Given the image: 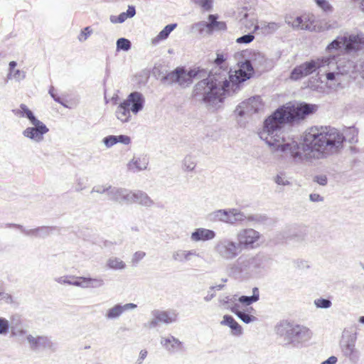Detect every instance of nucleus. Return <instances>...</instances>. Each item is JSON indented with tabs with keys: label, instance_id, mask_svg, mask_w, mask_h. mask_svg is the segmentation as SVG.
Masks as SVG:
<instances>
[{
	"label": "nucleus",
	"instance_id": "9d476101",
	"mask_svg": "<svg viewBox=\"0 0 364 364\" xmlns=\"http://www.w3.org/2000/svg\"><path fill=\"white\" fill-rule=\"evenodd\" d=\"M33 127H28L22 132L23 136L36 142L43 140V136L48 132L46 125L38 119L30 122Z\"/></svg>",
	"mask_w": 364,
	"mask_h": 364
},
{
	"label": "nucleus",
	"instance_id": "39448f33",
	"mask_svg": "<svg viewBox=\"0 0 364 364\" xmlns=\"http://www.w3.org/2000/svg\"><path fill=\"white\" fill-rule=\"evenodd\" d=\"M214 250L222 259L225 261L235 259L242 252L237 242L228 237L219 240Z\"/></svg>",
	"mask_w": 364,
	"mask_h": 364
},
{
	"label": "nucleus",
	"instance_id": "393cba45",
	"mask_svg": "<svg viewBox=\"0 0 364 364\" xmlns=\"http://www.w3.org/2000/svg\"><path fill=\"white\" fill-rule=\"evenodd\" d=\"M220 323L221 325L230 327L235 336H240L242 333V326L230 315H225Z\"/></svg>",
	"mask_w": 364,
	"mask_h": 364
},
{
	"label": "nucleus",
	"instance_id": "0e129e2a",
	"mask_svg": "<svg viewBox=\"0 0 364 364\" xmlns=\"http://www.w3.org/2000/svg\"><path fill=\"white\" fill-rule=\"evenodd\" d=\"M274 181L275 183H277L278 185L286 186L289 184V181L285 179L281 175H277Z\"/></svg>",
	"mask_w": 364,
	"mask_h": 364
},
{
	"label": "nucleus",
	"instance_id": "423d86ee",
	"mask_svg": "<svg viewBox=\"0 0 364 364\" xmlns=\"http://www.w3.org/2000/svg\"><path fill=\"white\" fill-rule=\"evenodd\" d=\"M264 256L256 255L255 256H240L236 262L230 267L231 272L242 273L246 271H253L262 267L264 262Z\"/></svg>",
	"mask_w": 364,
	"mask_h": 364
},
{
	"label": "nucleus",
	"instance_id": "b1692460",
	"mask_svg": "<svg viewBox=\"0 0 364 364\" xmlns=\"http://www.w3.org/2000/svg\"><path fill=\"white\" fill-rule=\"evenodd\" d=\"M229 210L220 209L208 214V219L211 222H223L230 224V216Z\"/></svg>",
	"mask_w": 364,
	"mask_h": 364
},
{
	"label": "nucleus",
	"instance_id": "8fccbe9b",
	"mask_svg": "<svg viewBox=\"0 0 364 364\" xmlns=\"http://www.w3.org/2000/svg\"><path fill=\"white\" fill-rule=\"evenodd\" d=\"M291 17H286L285 22L291 25L294 28H299L301 27L304 20L301 16H297L293 21H291Z\"/></svg>",
	"mask_w": 364,
	"mask_h": 364
},
{
	"label": "nucleus",
	"instance_id": "dca6fc26",
	"mask_svg": "<svg viewBox=\"0 0 364 364\" xmlns=\"http://www.w3.org/2000/svg\"><path fill=\"white\" fill-rule=\"evenodd\" d=\"M259 106L257 100L254 97L249 99L247 102L240 103L235 109V112L240 117L246 114L252 115V114L257 113L259 110Z\"/></svg>",
	"mask_w": 364,
	"mask_h": 364
},
{
	"label": "nucleus",
	"instance_id": "f704fd0d",
	"mask_svg": "<svg viewBox=\"0 0 364 364\" xmlns=\"http://www.w3.org/2000/svg\"><path fill=\"white\" fill-rule=\"evenodd\" d=\"M229 213L231 215H230V224L231 225L235 224L237 222H242L247 218L242 212L235 208L229 209Z\"/></svg>",
	"mask_w": 364,
	"mask_h": 364
},
{
	"label": "nucleus",
	"instance_id": "6e6552de",
	"mask_svg": "<svg viewBox=\"0 0 364 364\" xmlns=\"http://www.w3.org/2000/svg\"><path fill=\"white\" fill-rule=\"evenodd\" d=\"M318 69H320V71L323 69V57L296 66L291 72L290 78L293 80H298L312 74Z\"/></svg>",
	"mask_w": 364,
	"mask_h": 364
},
{
	"label": "nucleus",
	"instance_id": "ea45409f",
	"mask_svg": "<svg viewBox=\"0 0 364 364\" xmlns=\"http://www.w3.org/2000/svg\"><path fill=\"white\" fill-rule=\"evenodd\" d=\"M107 266L113 269H123L125 268V263L117 257H111L107 261Z\"/></svg>",
	"mask_w": 364,
	"mask_h": 364
},
{
	"label": "nucleus",
	"instance_id": "473e14b6",
	"mask_svg": "<svg viewBox=\"0 0 364 364\" xmlns=\"http://www.w3.org/2000/svg\"><path fill=\"white\" fill-rule=\"evenodd\" d=\"M83 288H100L105 284L104 280L101 278H82Z\"/></svg>",
	"mask_w": 364,
	"mask_h": 364
},
{
	"label": "nucleus",
	"instance_id": "de8ad7c7",
	"mask_svg": "<svg viewBox=\"0 0 364 364\" xmlns=\"http://www.w3.org/2000/svg\"><path fill=\"white\" fill-rule=\"evenodd\" d=\"M238 66L247 73H251V77L254 75V65L250 60H245L243 62L239 63Z\"/></svg>",
	"mask_w": 364,
	"mask_h": 364
},
{
	"label": "nucleus",
	"instance_id": "c9c22d12",
	"mask_svg": "<svg viewBox=\"0 0 364 364\" xmlns=\"http://www.w3.org/2000/svg\"><path fill=\"white\" fill-rule=\"evenodd\" d=\"M341 48H344V36L337 37L331 41L326 47V50L329 53L333 50H338Z\"/></svg>",
	"mask_w": 364,
	"mask_h": 364
},
{
	"label": "nucleus",
	"instance_id": "5fc2aeb1",
	"mask_svg": "<svg viewBox=\"0 0 364 364\" xmlns=\"http://www.w3.org/2000/svg\"><path fill=\"white\" fill-rule=\"evenodd\" d=\"M92 30L90 26L85 27L83 30L81 31L80 34L78 36V40L80 42L85 41L92 33Z\"/></svg>",
	"mask_w": 364,
	"mask_h": 364
},
{
	"label": "nucleus",
	"instance_id": "4468645a",
	"mask_svg": "<svg viewBox=\"0 0 364 364\" xmlns=\"http://www.w3.org/2000/svg\"><path fill=\"white\" fill-rule=\"evenodd\" d=\"M151 314L154 318L147 323V326L150 328H155L159 323L168 324L177 320V314L175 311L168 312L166 311L154 310Z\"/></svg>",
	"mask_w": 364,
	"mask_h": 364
},
{
	"label": "nucleus",
	"instance_id": "5701e85b",
	"mask_svg": "<svg viewBox=\"0 0 364 364\" xmlns=\"http://www.w3.org/2000/svg\"><path fill=\"white\" fill-rule=\"evenodd\" d=\"M131 112L130 108L122 101L117 107L115 116L121 122L127 123L132 119Z\"/></svg>",
	"mask_w": 364,
	"mask_h": 364
},
{
	"label": "nucleus",
	"instance_id": "ddd939ff",
	"mask_svg": "<svg viewBox=\"0 0 364 364\" xmlns=\"http://www.w3.org/2000/svg\"><path fill=\"white\" fill-rule=\"evenodd\" d=\"M364 49V33L344 36V50L346 53H355Z\"/></svg>",
	"mask_w": 364,
	"mask_h": 364
},
{
	"label": "nucleus",
	"instance_id": "c85d7f7f",
	"mask_svg": "<svg viewBox=\"0 0 364 364\" xmlns=\"http://www.w3.org/2000/svg\"><path fill=\"white\" fill-rule=\"evenodd\" d=\"M187 73L189 78L188 80H190V82H188V86L193 83L194 78L202 79L201 80H203L208 77L207 70L199 67L187 70Z\"/></svg>",
	"mask_w": 364,
	"mask_h": 364
},
{
	"label": "nucleus",
	"instance_id": "4be33fe9",
	"mask_svg": "<svg viewBox=\"0 0 364 364\" xmlns=\"http://www.w3.org/2000/svg\"><path fill=\"white\" fill-rule=\"evenodd\" d=\"M239 308L240 305L235 303L232 307H230V311L233 314H235L242 321H243L245 323H250L251 322L257 321V318L250 314L252 311H253L252 307L247 309V311L249 313L240 311Z\"/></svg>",
	"mask_w": 364,
	"mask_h": 364
},
{
	"label": "nucleus",
	"instance_id": "79ce46f5",
	"mask_svg": "<svg viewBox=\"0 0 364 364\" xmlns=\"http://www.w3.org/2000/svg\"><path fill=\"white\" fill-rule=\"evenodd\" d=\"M196 5L200 6L203 11H210L213 9V0H191Z\"/></svg>",
	"mask_w": 364,
	"mask_h": 364
},
{
	"label": "nucleus",
	"instance_id": "1a4fd4ad",
	"mask_svg": "<svg viewBox=\"0 0 364 364\" xmlns=\"http://www.w3.org/2000/svg\"><path fill=\"white\" fill-rule=\"evenodd\" d=\"M187 70L184 67H178L173 71L167 73L161 79L162 83L168 85L178 84L181 87H188Z\"/></svg>",
	"mask_w": 364,
	"mask_h": 364
},
{
	"label": "nucleus",
	"instance_id": "20e7f679",
	"mask_svg": "<svg viewBox=\"0 0 364 364\" xmlns=\"http://www.w3.org/2000/svg\"><path fill=\"white\" fill-rule=\"evenodd\" d=\"M338 58V55H336L323 57V63L326 80L340 84L341 77L353 73L355 66L351 60Z\"/></svg>",
	"mask_w": 364,
	"mask_h": 364
},
{
	"label": "nucleus",
	"instance_id": "9b49d317",
	"mask_svg": "<svg viewBox=\"0 0 364 364\" xmlns=\"http://www.w3.org/2000/svg\"><path fill=\"white\" fill-rule=\"evenodd\" d=\"M259 232L254 229H243L237 234V242L242 251L243 249L253 248L254 244L259 240Z\"/></svg>",
	"mask_w": 364,
	"mask_h": 364
},
{
	"label": "nucleus",
	"instance_id": "680f3d73",
	"mask_svg": "<svg viewBox=\"0 0 364 364\" xmlns=\"http://www.w3.org/2000/svg\"><path fill=\"white\" fill-rule=\"evenodd\" d=\"M314 181L318 183L321 186H326L328 178L326 175H318L314 176Z\"/></svg>",
	"mask_w": 364,
	"mask_h": 364
},
{
	"label": "nucleus",
	"instance_id": "864d4df0",
	"mask_svg": "<svg viewBox=\"0 0 364 364\" xmlns=\"http://www.w3.org/2000/svg\"><path fill=\"white\" fill-rule=\"evenodd\" d=\"M104 144L106 147L110 148L117 143V137L115 135H109L106 137H105L102 140Z\"/></svg>",
	"mask_w": 364,
	"mask_h": 364
},
{
	"label": "nucleus",
	"instance_id": "0eeeda50",
	"mask_svg": "<svg viewBox=\"0 0 364 364\" xmlns=\"http://www.w3.org/2000/svg\"><path fill=\"white\" fill-rule=\"evenodd\" d=\"M251 77V73L245 72L244 70L239 67L237 70L233 73L231 69L229 71L227 81L228 82V86L226 87V91L224 92L223 96V102L224 101L226 96H230L235 93L240 88V85L243 82L249 80Z\"/></svg>",
	"mask_w": 364,
	"mask_h": 364
},
{
	"label": "nucleus",
	"instance_id": "f8f14e48",
	"mask_svg": "<svg viewBox=\"0 0 364 364\" xmlns=\"http://www.w3.org/2000/svg\"><path fill=\"white\" fill-rule=\"evenodd\" d=\"M357 336L356 333L349 335L347 338L343 341L341 343V348L344 356L349 358V360L356 363L360 357V353L355 348Z\"/></svg>",
	"mask_w": 364,
	"mask_h": 364
},
{
	"label": "nucleus",
	"instance_id": "2eb2a0df",
	"mask_svg": "<svg viewBox=\"0 0 364 364\" xmlns=\"http://www.w3.org/2000/svg\"><path fill=\"white\" fill-rule=\"evenodd\" d=\"M123 102L130 108L132 113L136 115L143 109L145 98L141 92L135 91L131 92Z\"/></svg>",
	"mask_w": 364,
	"mask_h": 364
},
{
	"label": "nucleus",
	"instance_id": "a18cd8bd",
	"mask_svg": "<svg viewBox=\"0 0 364 364\" xmlns=\"http://www.w3.org/2000/svg\"><path fill=\"white\" fill-rule=\"evenodd\" d=\"M247 220L249 221H253L259 224H266L269 218L267 215L262 214H255L250 215L247 216Z\"/></svg>",
	"mask_w": 364,
	"mask_h": 364
},
{
	"label": "nucleus",
	"instance_id": "774afa93",
	"mask_svg": "<svg viewBox=\"0 0 364 364\" xmlns=\"http://www.w3.org/2000/svg\"><path fill=\"white\" fill-rule=\"evenodd\" d=\"M338 358L334 356H330L327 360L323 361L321 364H336Z\"/></svg>",
	"mask_w": 364,
	"mask_h": 364
},
{
	"label": "nucleus",
	"instance_id": "49530a36",
	"mask_svg": "<svg viewBox=\"0 0 364 364\" xmlns=\"http://www.w3.org/2000/svg\"><path fill=\"white\" fill-rule=\"evenodd\" d=\"M183 166L185 171H192L196 167V163L191 156H186L183 161Z\"/></svg>",
	"mask_w": 364,
	"mask_h": 364
},
{
	"label": "nucleus",
	"instance_id": "69168bd1",
	"mask_svg": "<svg viewBox=\"0 0 364 364\" xmlns=\"http://www.w3.org/2000/svg\"><path fill=\"white\" fill-rule=\"evenodd\" d=\"M14 77L18 80H23L26 77V73L23 70H16L14 73Z\"/></svg>",
	"mask_w": 364,
	"mask_h": 364
},
{
	"label": "nucleus",
	"instance_id": "e433bc0d",
	"mask_svg": "<svg viewBox=\"0 0 364 364\" xmlns=\"http://www.w3.org/2000/svg\"><path fill=\"white\" fill-rule=\"evenodd\" d=\"M192 31H197L199 35H208V25L207 21H201L195 23L191 26Z\"/></svg>",
	"mask_w": 364,
	"mask_h": 364
},
{
	"label": "nucleus",
	"instance_id": "2f4dec72",
	"mask_svg": "<svg viewBox=\"0 0 364 364\" xmlns=\"http://www.w3.org/2000/svg\"><path fill=\"white\" fill-rule=\"evenodd\" d=\"M259 299V291L257 287L252 289V296H241L238 298V301L244 305L249 306Z\"/></svg>",
	"mask_w": 364,
	"mask_h": 364
},
{
	"label": "nucleus",
	"instance_id": "f257e3e1",
	"mask_svg": "<svg viewBox=\"0 0 364 364\" xmlns=\"http://www.w3.org/2000/svg\"><path fill=\"white\" fill-rule=\"evenodd\" d=\"M317 106L306 102L287 103L277 108L264 122L260 138L269 146H277L282 152H289L296 162L311 159H323L338 152L344 141L353 144L357 141L358 130L348 127L344 134L330 127H313L306 131L301 141H284L283 128L304 120L316 111Z\"/></svg>",
	"mask_w": 364,
	"mask_h": 364
},
{
	"label": "nucleus",
	"instance_id": "a211bd4d",
	"mask_svg": "<svg viewBox=\"0 0 364 364\" xmlns=\"http://www.w3.org/2000/svg\"><path fill=\"white\" fill-rule=\"evenodd\" d=\"M129 198L128 204L138 203L145 207H151L154 204L151 198L142 191H129Z\"/></svg>",
	"mask_w": 364,
	"mask_h": 364
},
{
	"label": "nucleus",
	"instance_id": "412c9836",
	"mask_svg": "<svg viewBox=\"0 0 364 364\" xmlns=\"http://www.w3.org/2000/svg\"><path fill=\"white\" fill-rule=\"evenodd\" d=\"M218 14H209L208 19V35H212L215 31H224L227 30V25L225 21H218Z\"/></svg>",
	"mask_w": 364,
	"mask_h": 364
},
{
	"label": "nucleus",
	"instance_id": "a878e982",
	"mask_svg": "<svg viewBox=\"0 0 364 364\" xmlns=\"http://www.w3.org/2000/svg\"><path fill=\"white\" fill-rule=\"evenodd\" d=\"M161 344L171 353L175 350L181 349L183 347V343L173 336L166 338H161Z\"/></svg>",
	"mask_w": 364,
	"mask_h": 364
},
{
	"label": "nucleus",
	"instance_id": "bf43d9fd",
	"mask_svg": "<svg viewBox=\"0 0 364 364\" xmlns=\"http://www.w3.org/2000/svg\"><path fill=\"white\" fill-rule=\"evenodd\" d=\"M146 256V253L143 251H137L136 252L134 255H133V257L132 259V262L133 264H138V262L142 259L144 257Z\"/></svg>",
	"mask_w": 364,
	"mask_h": 364
},
{
	"label": "nucleus",
	"instance_id": "4c0bfd02",
	"mask_svg": "<svg viewBox=\"0 0 364 364\" xmlns=\"http://www.w3.org/2000/svg\"><path fill=\"white\" fill-rule=\"evenodd\" d=\"M56 226H41L38 227L37 237L46 238V237L51 235L53 231L58 230Z\"/></svg>",
	"mask_w": 364,
	"mask_h": 364
},
{
	"label": "nucleus",
	"instance_id": "72a5a7b5",
	"mask_svg": "<svg viewBox=\"0 0 364 364\" xmlns=\"http://www.w3.org/2000/svg\"><path fill=\"white\" fill-rule=\"evenodd\" d=\"M259 27L261 29L264 30V33H272L278 30L281 27V25L275 22H262L260 26L257 25L255 26V31L259 29Z\"/></svg>",
	"mask_w": 364,
	"mask_h": 364
},
{
	"label": "nucleus",
	"instance_id": "aec40b11",
	"mask_svg": "<svg viewBox=\"0 0 364 364\" xmlns=\"http://www.w3.org/2000/svg\"><path fill=\"white\" fill-rule=\"evenodd\" d=\"M215 237V232L213 230L200 228L191 233V239L192 241L199 242L210 240Z\"/></svg>",
	"mask_w": 364,
	"mask_h": 364
},
{
	"label": "nucleus",
	"instance_id": "bb28decb",
	"mask_svg": "<svg viewBox=\"0 0 364 364\" xmlns=\"http://www.w3.org/2000/svg\"><path fill=\"white\" fill-rule=\"evenodd\" d=\"M193 256H199L196 250H179L173 253V259L179 262H186L190 261Z\"/></svg>",
	"mask_w": 364,
	"mask_h": 364
},
{
	"label": "nucleus",
	"instance_id": "7c9ffc66",
	"mask_svg": "<svg viewBox=\"0 0 364 364\" xmlns=\"http://www.w3.org/2000/svg\"><path fill=\"white\" fill-rule=\"evenodd\" d=\"M19 107L20 109L12 110L15 115L19 116L20 117H26L30 122L37 119L33 112L30 110L25 104H21Z\"/></svg>",
	"mask_w": 364,
	"mask_h": 364
},
{
	"label": "nucleus",
	"instance_id": "c03bdc74",
	"mask_svg": "<svg viewBox=\"0 0 364 364\" xmlns=\"http://www.w3.org/2000/svg\"><path fill=\"white\" fill-rule=\"evenodd\" d=\"M131 47V41L125 38H120L117 41V50L128 51Z\"/></svg>",
	"mask_w": 364,
	"mask_h": 364
},
{
	"label": "nucleus",
	"instance_id": "cd10ccee",
	"mask_svg": "<svg viewBox=\"0 0 364 364\" xmlns=\"http://www.w3.org/2000/svg\"><path fill=\"white\" fill-rule=\"evenodd\" d=\"M136 15V9L133 5H129L126 12L121 13L118 16H111L110 21L113 23H122L128 18H132Z\"/></svg>",
	"mask_w": 364,
	"mask_h": 364
},
{
	"label": "nucleus",
	"instance_id": "a19ab883",
	"mask_svg": "<svg viewBox=\"0 0 364 364\" xmlns=\"http://www.w3.org/2000/svg\"><path fill=\"white\" fill-rule=\"evenodd\" d=\"M177 26V23H171L166 26L159 33L157 38L160 40L166 39L171 31H173Z\"/></svg>",
	"mask_w": 364,
	"mask_h": 364
},
{
	"label": "nucleus",
	"instance_id": "6e6d98bb",
	"mask_svg": "<svg viewBox=\"0 0 364 364\" xmlns=\"http://www.w3.org/2000/svg\"><path fill=\"white\" fill-rule=\"evenodd\" d=\"M18 229L26 236H33L37 237L38 228L34 229L26 230L23 225H18Z\"/></svg>",
	"mask_w": 364,
	"mask_h": 364
},
{
	"label": "nucleus",
	"instance_id": "58836bf2",
	"mask_svg": "<svg viewBox=\"0 0 364 364\" xmlns=\"http://www.w3.org/2000/svg\"><path fill=\"white\" fill-rule=\"evenodd\" d=\"M123 309L121 304H117L112 308L109 309L107 314L106 317L108 319H114L118 318L123 313Z\"/></svg>",
	"mask_w": 364,
	"mask_h": 364
},
{
	"label": "nucleus",
	"instance_id": "c756f323",
	"mask_svg": "<svg viewBox=\"0 0 364 364\" xmlns=\"http://www.w3.org/2000/svg\"><path fill=\"white\" fill-rule=\"evenodd\" d=\"M149 164V160L146 156H143L142 158H134L132 159L128 164L129 169H132V166H134L136 171H143L146 170L147 166Z\"/></svg>",
	"mask_w": 364,
	"mask_h": 364
},
{
	"label": "nucleus",
	"instance_id": "7ed1b4c3",
	"mask_svg": "<svg viewBox=\"0 0 364 364\" xmlns=\"http://www.w3.org/2000/svg\"><path fill=\"white\" fill-rule=\"evenodd\" d=\"M275 332L283 340L284 346L291 345L294 347H299L309 341L312 336L309 328L287 321L279 322L275 326Z\"/></svg>",
	"mask_w": 364,
	"mask_h": 364
},
{
	"label": "nucleus",
	"instance_id": "37998d69",
	"mask_svg": "<svg viewBox=\"0 0 364 364\" xmlns=\"http://www.w3.org/2000/svg\"><path fill=\"white\" fill-rule=\"evenodd\" d=\"M250 60L252 63L255 66L262 65L265 61L264 55L259 52H254L250 57Z\"/></svg>",
	"mask_w": 364,
	"mask_h": 364
},
{
	"label": "nucleus",
	"instance_id": "052dcab7",
	"mask_svg": "<svg viewBox=\"0 0 364 364\" xmlns=\"http://www.w3.org/2000/svg\"><path fill=\"white\" fill-rule=\"evenodd\" d=\"M117 137V143H121L124 145H128L131 143V139L129 136L127 135H118Z\"/></svg>",
	"mask_w": 364,
	"mask_h": 364
},
{
	"label": "nucleus",
	"instance_id": "13d9d810",
	"mask_svg": "<svg viewBox=\"0 0 364 364\" xmlns=\"http://www.w3.org/2000/svg\"><path fill=\"white\" fill-rule=\"evenodd\" d=\"M109 186H95L92 188L91 193H98L100 194L107 193V196H109Z\"/></svg>",
	"mask_w": 364,
	"mask_h": 364
},
{
	"label": "nucleus",
	"instance_id": "3c124183",
	"mask_svg": "<svg viewBox=\"0 0 364 364\" xmlns=\"http://www.w3.org/2000/svg\"><path fill=\"white\" fill-rule=\"evenodd\" d=\"M317 6L325 12H332L333 6L326 0H314Z\"/></svg>",
	"mask_w": 364,
	"mask_h": 364
},
{
	"label": "nucleus",
	"instance_id": "603ef678",
	"mask_svg": "<svg viewBox=\"0 0 364 364\" xmlns=\"http://www.w3.org/2000/svg\"><path fill=\"white\" fill-rule=\"evenodd\" d=\"M255 39V36L252 33L243 35L236 39V42L239 44H247Z\"/></svg>",
	"mask_w": 364,
	"mask_h": 364
},
{
	"label": "nucleus",
	"instance_id": "f03ea898",
	"mask_svg": "<svg viewBox=\"0 0 364 364\" xmlns=\"http://www.w3.org/2000/svg\"><path fill=\"white\" fill-rule=\"evenodd\" d=\"M227 60L228 54L217 53L214 67L209 71L208 77L200 80L193 87L192 97L208 107L218 109L223 103L222 95L228 86L227 77L230 70Z\"/></svg>",
	"mask_w": 364,
	"mask_h": 364
},
{
	"label": "nucleus",
	"instance_id": "09e8293b",
	"mask_svg": "<svg viewBox=\"0 0 364 364\" xmlns=\"http://www.w3.org/2000/svg\"><path fill=\"white\" fill-rule=\"evenodd\" d=\"M314 304L317 308L328 309L331 306V301L328 299L320 298L314 301Z\"/></svg>",
	"mask_w": 364,
	"mask_h": 364
},
{
	"label": "nucleus",
	"instance_id": "e2e57ef3",
	"mask_svg": "<svg viewBox=\"0 0 364 364\" xmlns=\"http://www.w3.org/2000/svg\"><path fill=\"white\" fill-rule=\"evenodd\" d=\"M49 94L50 95V96L52 97V98L58 103L62 105L64 107H67L63 102V101L61 100L60 97L57 96L55 92H54V87H51L49 90Z\"/></svg>",
	"mask_w": 364,
	"mask_h": 364
},
{
	"label": "nucleus",
	"instance_id": "f3484780",
	"mask_svg": "<svg viewBox=\"0 0 364 364\" xmlns=\"http://www.w3.org/2000/svg\"><path fill=\"white\" fill-rule=\"evenodd\" d=\"M109 189L108 196L109 200L119 203L124 202L128 204L130 191L112 186H109Z\"/></svg>",
	"mask_w": 364,
	"mask_h": 364
},
{
	"label": "nucleus",
	"instance_id": "338daca9",
	"mask_svg": "<svg viewBox=\"0 0 364 364\" xmlns=\"http://www.w3.org/2000/svg\"><path fill=\"white\" fill-rule=\"evenodd\" d=\"M309 199L312 202H322L323 201V197L318 193H311L309 195Z\"/></svg>",
	"mask_w": 364,
	"mask_h": 364
},
{
	"label": "nucleus",
	"instance_id": "6ab92c4d",
	"mask_svg": "<svg viewBox=\"0 0 364 364\" xmlns=\"http://www.w3.org/2000/svg\"><path fill=\"white\" fill-rule=\"evenodd\" d=\"M26 339L30 344V348L34 351L40 348H46L50 346V342L46 336H38L33 337L32 335H28Z\"/></svg>",
	"mask_w": 364,
	"mask_h": 364
},
{
	"label": "nucleus",
	"instance_id": "4d7b16f0",
	"mask_svg": "<svg viewBox=\"0 0 364 364\" xmlns=\"http://www.w3.org/2000/svg\"><path fill=\"white\" fill-rule=\"evenodd\" d=\"M9 321L2 317H0V334H6L9 332Z\"/></svg>",
	"mask_w": 364,
	"mask_h": 364
}]
</instances>
